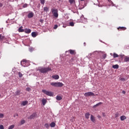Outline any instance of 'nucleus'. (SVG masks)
Listing matches in <instances>:
<instances>
[{"label": "nucleus", "instance_id": "26", "mask_svg": "<svg viewBox=\"0 0 129 129\" xmlns=\"http://www.w3.org/2000/svg\"><path fill=\"white\" fill-rule=\"evenodd\" d=\"M62 99V97L61 96H56V100H61Z\"/></svg>", "mask_w": 129, "mask_h": 129}, {"label": "nucleus", "instance_id": "39", "mask_svg": "<svg viewBox=\"0 0 129 129\" xmlns=\"http://www.w3.org/2000/svg\"><path fill=\"white\" fill-rule=\"evenodd\" d=\"M118 116H119V113H115V118L118 117Z\"/></svg>", "mask_w": 129, "mask_h": 129}, {"label": "nucleus", "instance_id": "37", "mask_svg": "<svg viewBox=\"0 0 129 129\" xmlns=\"http://www.w3.org/2000/svg\"><path fill=\"white\" fill-rule=\"evenodd\" d=\"M106 56H107L106 53L102 55L103 59H105V58H106Z\"/></svg>", "mask_w": 129, "mask_h": 129}, {"label": "nucleus", "instance_id": "9", "mask_svg": "<svg viewBox=\"0 0 129 129\" xmlns=\"http://www.w3.org/2000/svg\"><path fill=\"white\" fill-rule=\"evenodd\" d=\"M126 27H119L117 28V30H120V31H125Z\"/></svg>", "mask_w": 129, "mask_h": 129}, {"label": "nucleus", "instance_id": "31", "mask_svg": "<svg viewBox=\"0 0 129 129\" xmlns=\"http://www.w3.org/2000/svg\"><path fill=\"white\" fill-rule=\"evenodd\" d=\"M5 114L0 113V118H4Z\"/></svg>", "mask_w": 129, "mask_h": 129}, {"label": "nucleus", "instance_id": "17", "mask_svg": "<svg viewBox=\"0 0 129 129\" xmlns=\"http://www.w3.org/2000/svg\"><path fill=\"white\" fill-rule=\"evenodd\" d=\"M31 36L32 37H33V38H36V37H37V34L36 33V32H33L31 33Z\"/></svg>", "mask_w": 129, "mask_h": 129}, {"label": "nucleus", "instance_id": "52", "mask_svg": "<svg viewBox=\"0 0 129 129\" xmlns=\"http://www.w3.org/2000/svg\"><path fill=\"white\" fill-rule=\"evenodd\" d=\"M111 0H108V2H110Z\"/></svg>", "mask_w": 129, "mask_h": 129}, {"label": "nucleus", "instance_id": "41", "mask_svg": "<svg viewBox=\"0 0 129 129\" xmlns=\"http://www.w3.org/2000/svg\"><path fill=\"white\" fill-rule=\"evenodd\" d=\"M0 129H5L3 125H0Z\"/></svg>", "mask_w": 129, "mask_h": 129}, {"label": "nucleus", "instance_id": "13", "mask_svg": "<svg viewBox=\"0 0 129 129\" xmlns=\"http://www.w3.org/2000/svg\"><path fill=\"white\" fill-rule=\"evenodd\" d=\"M41 101L42 102L43 105H45L46 103H47V100H46L45 98H43Z\"/></svg>", "mask_w": 129, "mask_h": 129}, {"label": "nucleus", "instance_id": "11", "mask_svg": "<svg viewBox=\"0 0 129 129\" xmlns=\"http://www.w3.org/2000/svg\"><path fill=\"white\" fill-rule=\"evenodd\" d=\"M69 51L70 52L71 55H75V54H76V52L74 50L70 49L69 50Z\"/></svg>", "mask_w": 129, "mask_h": 129}, {"label": "nucleus", "instance_id": "21", "mask_svg": "<svg viewBox=\"0 0 129 129\" xmlns=\"http://www.w3.org/2000/svg\"><path fill=\"white\" fill-rule=\"evenodd\" d=\"M27 104H28V101H24L22 103V105H23V106L27 105Z\"/></svg>", "mask_w": 129, "mask_h": 129}, {"label": "nucleus", "instance_id": "2", "mask_svg": "<svg viewBox=\"0 0 129 129\" xmlns=\"http://www.w3.org/2000/svg\"><path fill=\"white\" fill-rule=\"evenodd\" d=\"M50 85L54 87H62V86H64V84L61 82H52Z\"/></svg>", "mask_w": 129, "mask_h": 129}, {"label": "nucleus", "instance_id": "10", "mask_svg": "<svg viewBox=\"0 0 129 129\" xmlns=\"http://www.w3.org/2000/svg\"><path fill=\"white\" fill-rule=\"evenodd\" d=\"M33 17H34V13L31 12L28 14V18H29V19H31V18H33Z\"/></svg>", "mask_w": 129, "mask_h": 129}, {"label": "nucleus", "instance_id": "24", "mask_svg": "<svg viewBox=\"0 0 129 129\" xmlns=\"http://www.w3.org/2000/svg\"><path fill=\"white\" fill-rule=\"evenodd\" d=\"M69 2L71 4V5L75 4V0H69Z\"/></svg>", "mask_w": 129, "mask_h": 129}, {"label": "nucleus", "instance_id": "38", "mask_svg": "<svg viewBox=\"0 0 129 129\" xmlns=\"http://www.w3.org/2000/svg\"><path fill=\"white\" fill-rule=\"evenodd\" d=\"M44 126H45V127H46V128H48L49 127V124H48V123H45V124H44Z\"/></svg>", "mask_w": 129, "mask_h": 129}, {"label": "nucleus", "instance_id": "18", "mask_svg": "<svg viewBox=\"0 0 129 129\" xmlns=\"http://www.w3.org/2000/svg\"><path fill=\"white\" fill-rule=\"evenodd\" d=\"M89 115H90V114L89 112H87L85 114V116L87 119L89 118Z\"/></svg>", "mask_w": 129, "mask_h": 129}, {"label": "nucleus", "instance_id": "16", "mask_svg": "<svg viewBox=\"0 0 129 129\" xmlns=\"http://www.w3.org/2000/svg\"><path fill=\"white\" fill-rule=\"evenodd\" d=\"M18 31L20 32H25V30L24 29H23V26H21L18 29Z\"/></svg>", "mask_w": 129, "mask_h": 129}, {"label": "nucleus", "instance_id": "12", "mask_svg": "<svg viewBox=\"0 0 129 129\" xmlns=\"http://www.w3.org/2000/svg\"><path fill=\"white\" fill-rule=\"evenodd\" d=\"M25 33H26V34H30V33H31V32H32V30L30 29H25L24 30Z\"/></svg>", "mask_w": 129, "mask_h": 129}, {"label": "nucleus", "instance_id": "4", "mask_svg": "<svg viewBox=\"0 0 129 129\" xmlns=\"http://www.w3.org/2000/svg\"><path fill=\"white\" fill-rule=\"evenodd\" d=\"M21 64L22 66H23V67H28V65H29V61L23 59L21 61Z\"/></svg>", "mask_w": 129, "mask_h": 129}, {"label": "nucleus", "instance_id": "1", "mask_svg": "<svg viewBox=\"0 0 129 129\" xmlns=\"http://www.w3.org/2000/svg\"><path fill=\"white\" fill-rule=\"evenodd\" d=\"M52 69L51 68H40L37 70V71H39L41 73H47V72H49V71H51Z\"/></svg>", "mask_w": 129, "mask_h": 129}, {"label": "nucleus", "instance_id": "35", "mask_svg": "<svg viewBox=\"0 0 129 129\" xmlns=\"http://www.w3.org/2000/svg\"><path fill=\"white\" fill-rule=\"evenodd\" d=\"M70 25L71 27H74V22H70Z\"/></svg>", "mask_w": 129, "mask_h": 129}, {"label": "nucleus", "instance_id": "51", "mask_svg": "<svg viewBox=\"0 0 129 129\" xmlns=\"http://www.w3.org/2000/svg\"><path fill=\"white\" fill-rule=\"evenodd\" d=\"M63 28H66V26H63Z\"/></svg>", "mask_w": 129, "mask_h": 129}, {"label": "nucleus", "instance_id": "33", "mask_svg": "<svg viewBox=\"0 0 129 129\" xmlns=\"http://www.w3.org/2000/svg\"><path fill=\"white\" fill-rule=\"evenodd\" d=\"M26 123V121L25 120H22L20 122L21 124H24V123Z\"/></svg>", "mask_w": 129, "mask_h": 129}, {"label": "nucleus", "instance_id": "45", "mask_svg": "<svg viewBox=\"0 0 129 129\" xmlns=\"http://www.w3.org/2000/svg\"><path fill=\"white\" fill-rule=\"evenodd\" d=\"M102 115L104 117L106 116L105 113L104 112H102Z\"/></svg>", "mask_w": 129, "mask_h": 129}, {"label": "nucleus", "instance_id": "27", "mask_svg": "<svg viewBox=\"0 0 129 129\" xmlns=\"http://www.w3.org/2000/svg\"><path fill=\"white\" fill-rule=\"evenodd\" d=\"M124 60L125 61V62H128L129 61V57L125 56Z\"/></svg>", "mask_w": 129, "mask_h": 129}, {"label": "nucleus", "instance_id": "32", "mask_svg": "<svg viewBox=\"0 0 129 129\" xmlns=\"http://www.w3.org/2000/svg\"><path fill=\"white\" fill-rule=\"evenodd\" d=\"M15 127V125H11L9 126L8 129H13Z\"/></svg>", "mask_w": 129, "mask_h": 129}, {"label": "nucleus", "instance_id": "29", "mask_svg": "<svg viewBox=\"0 0 129 129\" xmlns=\"http://www.w3.org/2000/svg\"><path fill=\"white\" fill-rule=\"evenodd\" d=\"M0 40H5V36H3V35L0 34Z\"/></svg>", "mask_w": 129, "mask_h": 129}, {"label": "nucleus", "instance_id": "40", "mask_svg": "<svg viewBox=\"0 0 129 129\" xmlns=\"http://www.w3.org/2000/svg\"><path fill=\"white\" fill-rule=\"evenodd\" d=\"M57 28H58V25H55L54 27H53V29H54V30H56V29H57Z\"/></svg>", "mask_w": 129, "mask_h": 129}, {"label": "nucleus", "instance_id": "22", "mask_svg": "<svg viewBox=\"0 0 129 129\" xmlns=\"http://www.w3.org/2000/svg\"><path fill=\"white\" fill-rule=\"evenodd\" d=\"M121 120H124V119H126V117L124 115H122L120 116Z\"/></svg>", "mask_w": 129, "mask_h": 129}, {"label": "nucleus", "instance_id": "3", "mask_svg": "<svg viewBox=\"0 0 129 129\" xmlns=\"http://www.w3.org/2000/svg\"><path fill=\"white\" fill-rule=\"evenodd\" d=\"M51 11L52 14L53 15V17H54V18H58V17H59V14H58V10L53 8L52 9H51Z\"/></svg>", "mask_w": 129, "mask_h": 129}, {"label": "nucleus", "instance_id": "43", "mask_svg": "<svg viewBox=\"0 0 129 129\" xmlns=\"http://www.w3.org/2000/svg\"><path fill=\"white\" fill-rule=\"evenodd\" d=\"M39 22H40V23H43V22H44V20H43V19H40V20H39Z\"/></svg>", "mask_w": 129, "mask_h": 129}, {"label": "nucleus", "instance_id": "6", "mask_svg": "<svg viewBox=\"0 0 129 129\" xmlns=\"http://www.w3.org/2000/svg\"><path fill=\"white\" fill-rule=\"evenodd\" d=\"M95 95L94 94V93L92 92H87L84 94V96L86 97H87V96H94Z\"/></svg>", "mask_w": 129, "mask_h": 129}, {"label": "nucleus", "instance_id": "25", "mask_svg": "<svg viewBox=\"0 0 129 129\" xmlns=\"http://www.w3.org/2000/svg\"><path fill=\"white\" fill-rule=\"evenodd\" d=\"M113 56V58H117V57H119V55H118V54H117L116 53H114Z\"/></svg>", "mask_w": 129, "mask_h": 129}, {"label": "nucleus", "instance_id": "8", "mask_svg": "<svg viewBox=\"0 0 129 129\" xmlns=\"http://www.w3.org/2000/svg\"><path fill=\"white\" fill-rule=\"evenodd\" d=\"M21 94V90H17L15 92V96H19V95H20Z\"/></svg>", "mask_w": 129, "mask_h": 129}, {"label": "nucleus", "instance_id": "7", "mask_svg": "<svg viewBox=\"0 0 129 129\" xmlns=\"http://www.w3.org/2000/svg\"><path fill=\"white\" fill-rule=\"evenodd\" d=\"M37 116V113H33L32 115H31L29 117V119H34V118Z\"/></svg>", "mask_w": 129, "mask_h": 129}, {"label": "nucleus", "instance_id": "48", "mask_svg": "<svg viewBox=\"0 0 129 129\" xmlns=\"http://www.w3.org/2000/svg\"><path fill=\"white\" fill-rule=\"evenodd\" d=\"M120 56V57H121V58H122L123 57V56H124V55H119Z\"/></svg>", "mask_w": 129, "mask_h": 129}, {"label": "nucleus", "instance_id": "28", "mask_svg": "<svg viewBox=\"0 0 129 129\" xmlns=\"http://www.w3.org/2000/svg\"><path fill=\"white\" fill-rule=\"evenodd\" d=\"M43 11L44 12H47L48 11H49V8L48 7H44Z\"/></svg>", "mask_w": 129, "mask_h": 129}, {"label": "nucleus", "instance_id": "49", "mask_svg": "<svg viewBox=\"0 0 129 129\" xmlns=\"http://www.w3.org/2000/svg\"><path fill=\"white\" fill-rule=\"evenodd\" d=\"M101 117V116L100 115L98 116V118H100Z\"/></svg>", "mask_w": 129, "mask_h": 129}, {"label": "nucleus", "instance_id": "19", "mask_svg": "<svg viewBox=\"0 0 129 129\" xmlns=\"http://www.w3.org/2000/svg\"><path fill=\"white\" fill-rule=\"evenodd\" d=\"M91 120L92 122H94L95 121V117L93 116V115H91Z\"/></svg>", "mask_w": 129, "mask_h": 129}, {"label": "nucleus", "instance_id": "14", "mask_svg": "<svg viewBox=\"0 0 129 129\" xmlns=\"http://www.w3.org/2000/svg\"><path fill=\"white\" fill-rule=\"evenodd\" d=\"M102 104V102H99L98 103L96 104V105L93 106V108H95L97 106H99V105H101Z\"/></svg>", "mask_w": 129, "mask_h": 129}, {"label": "nucleus", "instance_id": "36", "mask_svg": "<svg viewBox=\"0 0 129 129\" xmlns=\"http://www.w3.org/2000/svg\"><path fill=\"white\" fill-rule=\"evenodd\" d=\"M40 3L41 5H44L45 4V0H40Z\"/></svg>", "mask_w": 129, "mask_h": 129}, {"label": "nucleus", "instance_id": "42", "mask_svg": "<svg viewBox=\"0 0 129 129\" xmlns=\"http://www.w3.org/2000/svg\"><path fill=\"white\" fill-rule=\"evenodd\" d=\"M31 89L30 88H26V91H31Z\"/></svg>", "mask_w": 129, "mask_h": 129}, {"label": "nucleus", "instance_id": "34", "mask_svg": "<svg viewBox=\"0 0 129 129\" xmlns=\"http://www.w3.org/2000/svg\"><path fill=\"white\" fill-rule=\"evenodd\" d=\"M23 8L24 9L26 8H28V5L27 4H25L23 5Z\"/></svg>", "mask_w": 129, "mask_h": 129}, {"label": "nucleus", "instance_id": "5", "mask_svg": "<svg viewBox=\"0 0 129 129\" xmlns=\"http://www.w3.org/2000/svg\"><path fill=\"white\" fill-rule=\"evenodd\" d=\"M42 92L46 95H48V96H52L53 93L49 91H47L46 90H42Z\"/></svg>", "mask_w": 129, "mask_h": 129}, {"label": "nucleus", "instance_id": "15", "mask_svg": "<svg viewBox=\"0 0 129 129\" xmlns=\"http://www.w3.org/2000/svg\"><path fill=\"white\" fill-rule=\"evenodd\" d=\"M52 78L53 79H55V80H57L59 79V76L58 75H53L52 76Z\"/></svg>", "mask_w": 129, "mask_h": 129}, {"label": "nucleus", "instance_id": "47", "mask_svg": "<svg viewBox=\"0 0 129 129\" xmlns=\"http://www.w3.org/2000/svg\"><path fill=\"white\" fill-rule=\"evenodd\" d=\"M3 7V4L0 3V8H2Z\"/></svg>", "mask_w": 129, "mask_h": 129}, {"label": "nucleus", "instance_id": "23", "mask_svg": "<svg viewBox=\"0 0 129 129\" xmlns=\"http://www.w3.org/2000/svg\"><path fill=\"white\" fill-rule=\"evenodd\" d=\"M50 125L51 127H55V126L56 125V123H55V122H52L50 123Z\"/></svg>", "mask_w": 129, "mask_h": 129}, {"label": "nucleus", "instance_id": "20", "mask_svg": "<svg viewBox=\"0 0 129 129\" xmlns=\"http://www.w3.org/2000/svg\"><path fill=\"white\" fill-rule=\"evenodd\" d=\"M119 67V66H118V64H115L112 66V68H113L114 69H118Z\"/></svg>", "mask_w": 129, "mask_h": 129}, {"label": "nucleus", "instance_id": "46", "mask_svg": "<svg viewBox=\"0 0 129 129\" xmlns=\"http://www.w3.org/2000/svg\"><path fill=\"white\" fill-rule=\"evenodd\" d=\"M122 93L123 94H125V91H122Z\"/></svg>", "mask_w": 129, "mask_h": 129}, {"label": "nucleus", "instance_id": "30", "mask_svg": "<svg viewBox=\"0 0 129 129\" xmlns=\"http://www.w3.org/2000/svg\"><path fill=\"white\" fill-rule=\"evenodd\" d=\"M18 75H19V77H20V78L23 77V75L21 72L18 73Z\"/></svg>", "mask_w": 129, "mask_h": 129}, {"label": "nucleus", "instance_id": "50", "mask_svg": "<svg viewBox=\"0 0 129 129\" xmlns=\"http://www.w3.org/2000/svg\"><path fill=\"white\" fill-rule=\"evenodd\" d=\"M81 1V2H83V1H84V0H80Z\"/></svg>", "mask_w": 129, "mask_h": 129}, {"label": "nucleus", "instance_id": "44", "mask_svg": "<svg viewBox=\"0 0 129 129\" xmlns=\"http://www.w3.org/2000/svg\"><path fill=\"white\" fill-rule=\"evenodd\" d=\"M18 113H15L14 115V117H16V116H18Z\"/></svg>", "mask_w": 129, "mask_h": 129}]
</instances>
